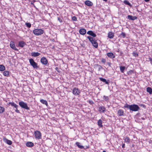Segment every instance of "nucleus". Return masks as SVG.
<instances>
[{
    "instance_id": "obj_12",
    "label": "nucleus",
    "mask_w": 152,
    "mask_h": 152,
    "mask_svg": "<svg viewBox=\"0 0 152 152\" xmlns=\"http://www.w3.org/2000/svg\"><path fill=\"white\" fill-rule=\"evenodd\" d=\"M85 4L88 6H91L93 4V3L89 0H87L85 2Z\"/></svg>"
},
{
    "instance_id": "obj_39",
    "label": "nucleus",
    "mask_w": 152,
    "mask_h": 152,
    "mask_svg": "<svg viewBox=\"0 0 152 152\" xmlns=\"http://www.w3.org/2000/svg\"><path fill=\"white\" fill-rule=\"evenodd\" d=\"M133 73V71L132 70H131L129 71L128 72V74L129 75H131L132 73Z\"/></svg>"
},
{
    "instance_id": "obj_47",
    "label": "nucleus",
    "mask_w": 152,
    "mask_h": 152,
    "mask_svg": "<svg viewBox=\"0 0 152 152\" xmlns=\"http://www.w3.org/2000/svg\"><path fill=\"white\" fill-rule=\"evenodd\" d=\"M144 1L146 2H148L149 0H144Z\"/></svg>"
},
{
    "instance_id": "obj_31",
    "label": "nucleus",
    "mask_w": 152,
    "mask_h": 152,
    "mask_svg": "<svg viewBox=\"0 0 152 152\" xmlns=\"http://www.w3.org/2000/svg\"><path fill=\"white\" fill-rule=\"evenodd\" d=\"M9 104H11L12 106H14L16 108H17V107L18 106L14 102H11L9 103Z\"/></svg>"
},
{
    "instance_id": "obj_38",
    "label": "nucleus",
    "mask_w": 152,
    "mask_h": 152,
    "mask_svg": "<svg viewBox=\"0 0 152 152\" xmlns=\"http://www.w3.org/2000/svg\"><path fill=\"white\" fill-rule=\"evenodd\" d=\"M25 24L27 27L29 28L31 27V24L29 23H26Z\"/></svg>"
},
{
    "instance_id": "obj_46",
    "label": "nucleus",
    "mask_w": 152,
    "mask_h": 152,
    "mask_svg": "<svg viewBox=\"0 0 152 152\" xmlns=\"http://www.w3.org/2000/svg\"><path fill=\"white\" fill-rule=\"evenodd\" d=\"M56 70H57V71H58V72H59V71H58V68L57 67H56Z\"/></svg>"
},
{
    "instance_id": "obj_30",
    "label": "nucleus",
    "mask_w": 152,
    "mask_h": 152,
    "mask_svg": "<svg viewBox=\"0 0 152 152\" xmlns=\"http://www.w3.org/2000/svg\"><path fill=\"white\" fill-rule=\"evenodd\" d=\"M147 91L148 92L149 94H151L152 93V89L150 87H148L147 88Z\"/></svg>"
},
{
    "instance_id": "obj_6",
    "label": "nucleus",
    "mask_w": 152,
    "mask_h": 152,
    "mask_svg": "<svg viewBox=\"0 0 152 152\" xmlns=\"http://www.w3.org/2000/svg\"><path fill=\"white\" fill-rule=\"evenodd\" d=\"M80 93V91L78 88H75L72 91V93L75 96H79Z\"/></svg>"
},
{
    "instance_id": "obj_48",
    "label": "nucleus",
    "mask_w": 152,
    "mask_h": 152,
    "mask_svg": "<svg viewBox=\"0 0 152 152\" xmlns=\"http://www.w3.org/2000/svg\"><path fill=\"white\" fill-rule=\"evenodd\" d=\"M102 152H106L105 151H103Z\"/></svg>"
},
{
    "instance_id": "obj_34",
    "label": "nucleus",
    "mask_w": 152,
    "mask_h": 152,
    "mask_svg": "<svg viewBox=\"0 0 152 152\" xmlns=\"http://www.w3.org/2000/svg\"><path fill=\"white\" fill-rule=\"evenodd\" d=\"M125 68V67L124 66H121L120 67V70L121 72L122 73L124 72V71Z\"/></svg>"
},
{
    "instance_id": "obj_42",
    "label": "nucleus",
    "mask_w": 152,
    "mask_h": 152,
    "mask_svg": "<svg viewBox=\"0 0 152 152\" xmlns=\"http://www.w3.org/2000/svg\"><path fill=\"white\" fill-rule=\"evenodd\" d=\"M58 20L61 23L62 22V20L59 17L58 18Z\"/></svg>"
},
{
    "instance_id": "obj_45",
    "label": "nucleus",
    "mask_w": 152,
    "mask_h": 152,
    "mask_svg": "<svg viewBox=\"0 0 152 152\" xmlns=\"http://www.w3.org/2000/svg\"><path fill=\"white\" fill-rule=\"evenodd\" d=\"M125 147V144L124 143L122 145V147L123 148H124Z\"/></svg>"
},
{
    "instance_id": "obj_26",
    "label": "nucleus",
    "mask_w": 152,
    "mask_h": 152,
    "mask_svg": "<svg viewBox=\"0 0 152 152\" xmlns=\"http://www.w3.org/2000/svg\"><path fill=\"white\" fill-rule=\"evenodd\" d=\"M97 123L98 124L99 126L100 127L103 126V125H102V121L101 120H99L98 121Z\"/></svg>"
},
{
    "instance_id": "obj_17",
    "label": "nucleus",
    "mask_w": 152,
    "mask_h": 152,
    "mask_svg": "<svg viewBox=\"0 0 152 152\" xmlns=\"http://www.w3.org/2000/svg\"><path fill=\"white\" fill-rule=\"evenodd\" d=\"M107 55L108 56L111 58H115V55L111 52L107 53Z\"/></svg>"
},
{
    "instance_id": "obj_43",
    "label": "nucleus",
    "mask_w": 152,
    "mask_h": 152,
    "mask_svg": "<svg viewBox=\"0 0 152 152\" xmlns=\"http://www.w3.org/2000/svg\"><path fill=\"white\" fill-rule=\"evenodd\" d=\"M133 55L135 56H138V54L137 53H134Z\"/></svg>"
},
{
    "instance_id": "obj_2",
    "label": "nucleus",
    "mask_w": 152,
    "mask_h": 152,
    "mask_svg": "<svg viewBox=\"0 0 152 152\" xmlns=\"http://www.w3.org/2000/svg\"><path fill=\"white\" fill-rule=\"evenodd\" d=\"M33 33L36 36L41 35L44 33V30L40 28L35 29L33 31Z\"/></svg>"
},
{
    "instance_id": "obj_13",
    "label": "nucleus",
    "mask_w": 152,
    "mask_h": 152,
    "mask_svg": "<svg viewBox=\"0 0 152 152\" xmlns=\"http://www.w3.org/2000/svg\"><path fill=\"white\" fill-rule=\"evenodd\" d=\"M87 34L93 37H95L96 36V34L94 33L92 31H88L87 32Z\"/></svg>"
},
{
    "instance_id": "obj_14",
    "label": "nucleus",
    "mask_w": 152,
    "mask_h": 152,
    "mask_svg": "<svg viewBox=\"0 0 152 152\" xmlns=\"http://www.w3.org/2000/svg\"><path fill=\"white\" fill-rule=\"evenodd\" d=\"M79 32L81 34L84 35L86 33V30L84 28H81L79 30Z\"/></svg>"
},
{
    "instance_id": "obj_10",
    "label": "nucleus",
    "mask_w": 152,
    "mask_h": 152,
    "mask_svg": "<svg viewBox=\"0 0 152 152\" xmlns=\"http://www.w3.org/2000/svg\"><path fill=\"white\" fill-rule=\"evenodd\" d=\"M94 67L99 71L103 69L102 67L101 66L99 65L98 64H96L95 65H94Z\"/></svg>"
},
{
    "instance_id": "obj_3",
    "label": "nucleus",
    "mask_w": 152,
    "mask_h": 152,
    "mask_svg": "<svg viewBox=\"0 0 152 152\" xmlns=\"http://www.w3.org/2000/svg\"><path fill=\"white\" fill-rule=\"evenodd\" d=\"M19 104L22 108L27 110H29L30 109L29 107L27 106V104L23 102H19Z\"/></svg>"
},
{
    "instance_id": "obj_8",
    "label": "nucleus",
    "mask_w": 152,
    "mask_h": 152,
    "mask_svg": "<svg viewBox=\"0 0 152 152\" xmlns=\"http://www.w3.org/2000/svg\"><path fill=\"white\" fill-rule=\"evenodd\" d=\"M41 63L44 65H46L48 63L47 59L45 57L42 58L40 60Z\"/></svg>"
},
{
    "instance_id": "obj_16",
    "label": "nucleus",
    "mask_w": 152,
    "mask_h": 152,
    "mask_svg": "<svg viewBox=\"0 0 152 152\" xmlns=\"http://www.w3.org/2000/svg\"><path fill=\"white\" fill-rule=\"evenodd\" d=\"M118 113L119 116H123L124 114V111L123 110L121 109H119L118 111Z\"/></svg>"
},
{
    "instance_id": "obj_15",
    "label": "nucleus",
    "mask_w": 152,
    "mask_h": 152,
    "mask_svg": "<svg viewBox=\"0 0 152 152\" xmlns=\"http://www.w3.org/2000/svg\"><path fill=\"white\" fill-rule=\"evenodd\" d=\"M127 18L131 20H134L137 18V17L136 16H133L131 15H128Z\"/></svg>"
},
{
    "instance_id": "obj_18",
    "label": "nucleus",
    "mask_w": 152,
    "mask_h": 152,
    "mask_svg": "<svg viewBox=\"0 0 152 152\" xmlns=\"http://www.w3.org/2000/svg\"><path fill=\"white\" fill-rule=\"evenodd\" d=\"M40 54L38 52H33L31 53V55L34 57L39 56Z\"/></svg>"
},
{
    "instance_id": "obj_1",
    "label": "nucleus",
    "mask_w": 152,
    "mask_h": 152,
    "mask_svg": "<svg viewBox=\"0 0 152 152\" xmlns=\"http://www.w3.org/2000/svg\"><path fill=\"white\" fill-rule=\"evenodd\" d=\"M124 107V108L129 109L130 110L133 111H137L140 109L139 107L137 104H134L129 105L127 103H126Z\"/></svg>"
},
{
    "instance_id": "obj_40",
    "label": "nucleus",
    "mask_w": 152,
    "mask_h": 152,
    "mask_svg": "<svg viewBox=\"0 0 152 152\" xmlns=\"http://www.w3.org/2000/svg\"><path fill=\"white\" fill-rule=\"evenodd\" d=\"M72 19L73 20L75 21H76L77 20V18L75 16H73L72 17Z\"/></svg>"
},
{
    "instance_id": "obj_11",
    "label": "nucleus",
    "mask_w": 152,
    "mask_h": 152,
    "mask_svg": "<svg viewBox=\"0 0 152 152\" xmlns=\"http://www.w3.org/2000/svg\"><path fill=\"white\" fill-rule=\"evenodd\" d=\"M26 45V43L24 42L20 41L19 42L18 46L21 48H23Z\"/></svg>"
},
{
    "instance_id": "obj_37",
    "label": "nucleus",
    "mask_w": 152,
    "mask_h": 152,
    "mask_svg": "<svg viewBox=\"0 0 152 152\" xmlns=\"http://www.w3.org/2000/svg\"><path fill=\"white\" fill-rule=\"evenodd\" d=\"M103 99L106 101H107L109 100V98L107 96H103Z\"/></svg>"
},
{
    "instance_id": "obj_25",
    "label": "nucleus",
    "mask_w": 152,
    "mask_h": 152,
    "mask_svg": "<svg viewBox=\"0 0 152 152\" xmlns=\"http://www.w3.org/2000/svg\"><path fill=\"white\" fill-rule=\"evenodd\" d=\"M99 79L101 81H102L103 82L105 83L106 84L108 85L109 84V82L107 81L106 79L101 77Z\"/></svg>"
},
{
    "instance_id": "obj_27",
    "label": "nucleus",
    "mask_w": 152,
    "mask_h": 152,
    "mask_svg": "<svg viewBox=\"0 0 152 152\" xmlns=\"http://www.w3.org/2000/svg\"><path fill=\"white\" fill-rule=\"evenodd\" d=\"M5 111L4 108L0 105V114L3 113Z\"/></svg>"
},
{
    "instance_id": "obj_21",
    "label": "nucleus",
    "mask_w": 152,
    "mask_h": 152,
    "mask_svg": "<svg viewBox=\"0 0 152 152\" xmlns=\"http://www.w3.org/2000/svg\"><path fill=\"white\" fill-rule=\"evenodd\" d=\"M80 143L78 142H77L76 143V145L78 146V147L80 149L84 148L85 149L86 148H84V146L83 145H80Z\"/></svg>"
},
{
    "instance_id": "obj_33",
    "label": "nucleus",
    "mask_w": 152,
    "mask_h": 152,
    "mask_svg": "<svg viewBox=\"0 0 152 152\" xmlns=\"http://www.w3.org/2000/svg\"><path fill=\"white\" fill-rule=\"evenodd\" d=\"M87 37L89 39V41H90L91 43L94 40L93 38L90 36H88Z\"/></svg>"
},
{
    "instance_id": "obj_4",
    "label": "nucleus",
    "mask_w": 152,
    "mask_h": 152,
    "mask_svg": "<svg viewBox=\"0 0 152 152\" xmlns=\"http://www.w3.org/2000/svg\"><path fill=\"white\" fill-rule=\"evenodd\" d=\"M29 61L30 64L34 68H38L37 64L36 63L32 58H31L29 60Z\"/></svg>"
},
{
    "instance_id": "obj_36",
    "label": "nucleus",
    "mask_w": 152,
    "mask_h": 152,
    "mask_svg": "<svg viewBox=\"0 0 152 152\" xmlns=\"http://www.w3.org/2000/svg\"><path fill=\"white\" fill-rule=\"evenodd\" d=\"M126 34L123 32H121V34H120V36L121 37H122L123 38L125 37H126Z\"/></svg>"
},
{
    "instance_id": "obj_35",
    "label": "nucleus",
    "mask_w": 152,
    "mask_h": 152,
    "mask_svg": "<svg viewBox=\"0 0 152 152\" xmlns=\"http://www.w3.org/2000/svg\"><path fill=\"white\" fill-rule=\"evenodd\" d=\"M124 2L125 4L128 5L130 6H131V4L127 0L124 1Z\"/></svg>"
},
{
    "instance_id": "obj_24",
    "label": "nucleus",
    "mask_w": 152,
    "mask_h": 152,
    "mask_svg": "<svg viewBox=\"0 0 152 152\" xmlns=\"http://www.w3.org/2000/svg\"><path fill=\"white\" fill-rule=\"evenodd\" d=\"M108 37L110 38H113L114 37V34L113 33L110 32L108 33Z\"/></svg>"
},
{
    "instance_id": "obj_19",
    "label": "nucleus",
    "mask_w": 152,
    "mask_h": 152,
    "mask_svg": "<svg viewBox=\"0 0 152 152\" xmlns=\"http://www.w3.org/2000/svg\"><path fill=\"white\" fill-rule=\"evenodd\" d=\"M26 145L27 147H31L33 146L34 144L31 142H28L26 143Z\"/></svg>"
},
{
    "instance_id": "obj_28",
    "label": "nucleus",
    "mask_w": 152,
    "mask_h": 152,
    "mask_svg": "<svg viewBox=\"0 0 152 152\" xmlns=\"http://www.w3.org/2000/svg\"><path fill=\"white\" fill-rule=\"evenodd\" d=\"M3 74L5 76L8 77L9 75V72L8 71H6L3 72Z\"/></svg>"
},
{
    "instance_id": "obj_41",
    "label": "nucleus",
    "mask_w": 152,
    "mask_h": 152,
    "mask_svg": "<svg viewBox=\"0 0 152 152\" xmlns=\"http://www.w3.org/2000/svg\"><path fill=\"white\" fill-rule=\"evenodd\" d=\"M101 62L103 63H105L106 62V60L104 58H102L101 60Z\"/></svg>"
},
{
    "instance_id": "obj_29",
    "label": "nucleus",
    "mask_w": 152,
    "mask_h": 152,
    "mask_svg": "<svg viewBox=\"0 0 152 152\" xmlns=\"http://www.w3.org/2000/svg\"><path fill=\"white\" fill-rule=\"evenodd\" d=\"M40 102L43 104H45L46 106L48 105V102L47 101L45 100L42 99L40 100Z\"/></svg>"
},
{
    "instance_id": "obj_23",
    "label": "nucleus",
    "mask_w": 152,
    "mask_h": 152,
    "mask_svg": "<svg viewBox=\"0 0 152 152\" xmlns=\"http://www.w3.org/2000/svg\"><path fill=\"white\" fill-rule=\"evenodd\" d=\"M92 44L96 48H97L98 46V44L94 40L93 42H91Z\"/></svg>"
},
{
    "instance_id": "obj_32",
    "label": "nucleus",
    "mask_w": 152,
    "mask_h": 152,
    "mask_svg": "<svg viewBox=\"0 0 152 152\" xmlns=\"http://www.w3.org/2000/svg\"><path fill=\"white\" fill-rule=\"evenodd\" d=\"M5 67L4 65H0V71H4L5 70Z\"/></svg>"
},
{
    "instance_id": "obj_7",
    "label": "nucleus",
    "mask_w": 152,
    "mask_h": 152,
    "mask_svg": "<svg viewBox=\"0 0 152 152\" xmlns=\"http://www.w3.org/2000/svg\"><path fill=\"white\" fill-rule=\"evenodd\" d=\"M10 46L12 49L15 50H18L16 48L14 43L13 42L11 41L10 42Z\"/></svg>"
},
{
    "instance_id": "obj_20",
    "label": "nucleus",
    "mask_w": 152,
    "mask_h": 152,
    "mask_svg": "<svg viewBox=\"0 0 152 152\" xmlns=\"http://www.w3.org/2000/svg\"><path fill=\"white\" fill-rule=\"evenodd\" d=\"M124 140L125 142L127 143H129L130 141V139L127 136H126L124 138Z\"/></svg>"
},
{
    "instance_id": "obj_22",
    "label": "nucleus",
    "mask_w": 152,
    "mask_h": 152,
    "mask_svg": "<svg viewBox=\"0 0 152 152\" xmlns=\"http://www.w3.org/2000/svg\"><path fill=\"white\" fill-rule=\"evenodd\" d=\"M99 110L100 112L104 113L105 110V108L103 106L100 107H99Z\"/></svg>"
},
{
    "instance_id": "obj_5",
    "label": "nucleus",
    "mask_w": 152,
    "mask_h": 152,
    "mask_svg": "<svg viewBox=\"0 0 152 152\" xmlns=\"http://www.w3.org/2000/svg\"><path fill=\"white\" fill-rule=\"evenodd\" d=\"M35 138L39 139L41 138V134L39 131H36L34 132Z\"/></svg>"
},
{
    "instance_id": "obj_44",
    "label": "nucleus",
    "mask_w": 152,
    "mask_h": 152,
    "mask_svg": "<svg viewBox=\"0 0 152 152\" xmlns=\"http://www.w3.org/2000/svg\"><path fill=\"white\" fill-rule=\"evenodd\" d=\"M16 110H15V112L17 113H19V111L17 109V108H16Z\"/></svg>"
},
{
    "instance_id": "obj_9",
    "label": "nucleus",
    "mask_w": 152,
    "mask_h": 152,
    "mask_svg": "<svg viewBox=\"0 0 152 152\" xmlns=\"http://www.w3.org/2000/svg\"><path fill=\"white\" fill-rule=\"evenodd\" d=\"M3 140L4 142H6L9 145H11L12 143V141L8 140L5 137H4L3 138Z\"/></svg>"
}]
</instances>
